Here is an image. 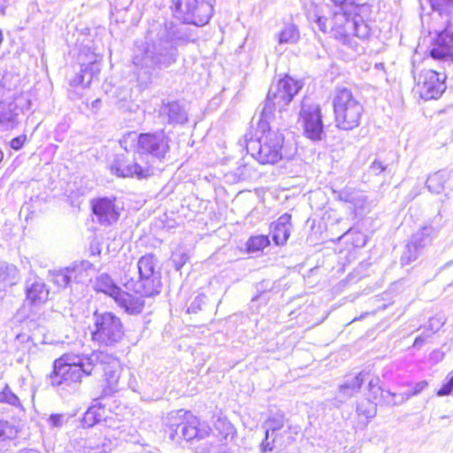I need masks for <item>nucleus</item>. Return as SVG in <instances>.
<instances>
[{"label": "nucleus", "instance_id": "nucleus-55", "mask_svg": "<svg viewBox=\"0 0 453 453\" xmlns=\"http://www.w3.org/2000/svg\"><path fill=\"white\" fill-rule=\"evenodd\" d=\"M173 260H174V262L176 263V267H177V269H178V270H179V269H180V267L185 264V262H186L185 260H183V261H181L180 264H178V263L176 262V257H174V258H173Z\"/></svg>", "mask_w": 453, "mask_h": 453}, {"label": "nucleus", "instance_id": "nucleus-49", "mask_svg": "<svg viewBox=\"0 0 453 453\" xmlns=\"http://www.w3.org/2000/svg\"><path fill=\"white\" fill-rule=\"evenodd\" d=\"M203 453H230L227 447L224 444L220 445H212L211 444L209 448H203Z\"/></svg>", "mask_w": 453, "mask_h": 453}, {"label": "nucleus", "instance_id": "nucleus-48", "mask_svg": "<svg viewBox=\"0 0 453 453\" xmlns=\"http://www.w3.org/2000/svg\"><path fill=\"white\" fill-rule=\"evenodd\" d=\"M337 197L340 201H342L345 203H352L355 201L354 194L349 189H343V190L339 191Z\"/></svg>", "mask_w": 453, "mask_h": 453}, {"label": "nucleus", "instance_id": "nucleus-50", "mask_svg": "<svg viewBox=\"0 0 453 453\" xmlns=\"http://www.w3.org/2000/svg\"><path fill=\"white\" fill-rule=\"evenodd\" d=\"M26 141H27V135L21 134V135H19L13 139H12L10 142V146L14 150H19L23 147Z\"/></svg>", "mask_w": 453, "mask_h": 453}, {"label": "nucleus", "instance_id": "nucleus-9", "mask_svg": "<svg viewBox=\"0 0 453 453\" xmlns=\"http://www.w3.org/2000/svg\"><path fill=\"white\" fill-rule=\"evenodd\" d=\"M329 13L330 18L318 12H310L308 18L321 32L331 33L336 39L346 43L349 42L350 26H352V19L348 8L338 5L337 8H330Z\"/></svg>", "mask_w": 453, "mask_h": 453}, {"label": "nucleus", "instance_id": "nucleus-28", "mask_svg": "<svg viewBox=\"0 0 453 453\" xmlns=\"http://www.w3.org/2000/svg\"><path fill=\"white\" fill-rule=\"evenodd\" d=\"M95 289L97 292H103L114 298L121 288L113 282L110 275L107 273H101L96 280Z\"/></svg>", "mask_w": 453, "mask_h": 453}, {"label": "nucleus", "instance_id": "nucleus-33", "mask_svg": "<svg viewBox=\"0 0 453 453\" xmlns=\"http://www.w3.org/2000/svg\"><path fill=\"white\" fill-rule=\"evenodd\" d=\"M368 383V390H369V398L372 402L378 399V396L380 395L381 398L385 401L387 397L386 390H382L380 386V379L378 377H373L369 379Z\"/></svg>", "mask_w": 453, "mask_h": 453}, {"label": "nucleus", "instance_id": "nucleus-14", "mask_svg": "<svg viewBox=\"0 0 453 453\" xmlns=\"http://www.w3.org/2000/svg\"><path fill=\"white\" fill-rule=\"evenodd\" d=\"M445 75L434 70H422L418 75L414 92L424 100L439 98L446 89Z\"/></svg>", "mask_w": 453, "mask_h": 453}, {"label": "nucleus", "instance_id": "nucleus-3", "mask_svg": "<svg viewBox=\"0 0 453 453\" xmlns=\"http://www.w3.org/2000/svg\"><path fill=\"white\" fill-rule=\"evenodd\" d=\"M269 122L262 128L258 125V128L263 131V134L256 139L252 136L250 138L248 134L244 137L246 150L260 164H275L281 158L289 157L283 152L284 136L278 131L268 128Z\"/></svg>", "mask_w": 453, "mask_h": 453}, {"label": "nucleus", "instance_id": "nucleus-57", "mask_svg": "<svg viewBox=\"0 0 453 453\" xmlns=\"http://www.w3.org/2000/svg\"><path fill=\"white\" fill-rule=\"evenodd\" d=\"M95 252H96V254H98V255H99V254H100V250H92V253H95Z\"/></svg>", "mask_w": 453, "mask_h": 453}, {"label": "nucleus", "instance_id": "nucleus-54", "mask_svg": "<svg viewBox=\"0 0 453 453\" xmlns=\"http://www.w3.org/2000/svg\"><path fill=\"white\" fill-rule=\"evenodd\" d=\"M19 453H41L35 449H21Z\"/></svg>", "mask_w": 453, "mask_h": 453}, {"label": "nucleus", "instance_id": "nucleus-42", "mask_svg": "<svg viewBox=\"0 0 453 453\" xmlns=\"http://www.w3.org/2000/svg\"><path fill=\"white\" fill-rule=\"evenodd\" d=\"M438 328L436 329H434L433 327V325H432V322H430V326L428 328H426L420 335H418V337H416L414 342H413V347L416 348V349H419L423 346V344L427 342L433 335L436 332Z\"/></svg>", "mask_w": 453, "mask_h": 453}, {"label": "nucleus", "instance_id": "nucleus-37", "mask_svg": "<svg viewBox=\"0 0 453 453\" xmlns=\"http://www.w3.org/2000/svg\"><path fill=\"white\" fill-rule=\"evenodd\" d=\"M426 387H427V382L426 380L419 381L415 385L413 390L401 393L399 401H388V403H392L393 405L401 404V403L406 402L410 397L419 394L420 392H422Z\"/></svg>", "mask_w": 453, "mask_h": 453}, {"label": "nucleus", "instance_id": "nucleus-58", "mask_svg": "<svg viewBox=\"0 0 453 453\" xmlns=\"http://www.w3.org/2000/svg\"><path fill=\"white\" fill-rule=\"evenodd\" d=\"M95 252H96V254H98V255H99V254H100V250H92V253H95Z\"/></svg>", "mask_w": 453, "mask_h": 453}, {"label": "nucleus", "instance_id": "nucleus-8", "mask_svg": "<svg viewBox=\"0 0 453 453\" xmlns=\"http://www.w3.org/2000/svg\"><path fill=\"white\" fill-rule=\"evenodd\" d=\"M111 173L119 177L146 179L153 174L152 164L145 160V156L137 150L125 151L117 154L111 165Z\"/></svg>", "mask_w": 453, "mask_h": 453}, {"label": "nucleus", "instance_id": "nucleus-5", "mask_svg": "<svg viewBox=\"0 0 453 453\" xmlns=\"http://www.w3.org/2000/svg\"><path fill=\"white\" fill-rule=\"evenodd\" d=\"M89 329L91 341L100 347H115L125 335L121 319L111 311H96Z\"/></svg>", "mask_w": 453, "mask_h": 453}, {"label": "nucleus", "instance_id": "nucleus-25", "mask_svg": "<svg viewBox=\"0 0 453 453\" xmlns=\"http://www.w3.org/2000/svg\"><path fill=\"white\" fill-rule=\"evenodd\" d=\"M16 104L13 102L0 104V125L6 129H12L19 123V113L15 111Z\"/></svg>", "mask_w": 453, "mask_h": 453}, {"label": "nucleus", "instance_id": "nucleus-56", "mask_svg": "<svg viewBox=\"0 0 453 453\" xmlns=\"http://www.w3.org/2000/svg\"><path fill=\"white\" fill-rule=\"evenodd\" d=\"M4 155L2 150H0V162L3 160Z\"/></svg>", "mask_w": 453, "mask_h": 453}, {"label": "nucleus", "instance_id": "nucleus-41", "mask_svg": "<svg viewBox=\"0 0 453 453\" xmlns=\"http://www.w3.org/2000/svg\"><path fill=\"white\" fill-rule=\"evenodd\" d=\"M269 244V241L267 237L259 235L251 237L248 242V249L250 251H257L263 250L265 247H266Z\"/></svg>", "mask_w": 453, "mask_h": 453}, {"label": "nucleus", "instance_id": "nucleus-29", "mask_svg": "<svg viewBox=\"0 0 453 453\" xmlns=\"http://www.w3.org/2000/svg\"><path fill=\"white\" fill-rule=\"evenodd\" d=\"M434 227L432 226H426L416 232L410 241L420 251L431 242V234L434 233Z\"/></svg>", "mask_w": 453, "mask_h": 453}, {"label": "nucleus", "instance_id": "nucleus-44", "mask_svg": "<svg viewBox=\"0 0 453 453\" xmlns=\"http://www.w3.org/2000/svg\"><path fill=\"white\" fill-rule=\"evenodd\" d=\"M388 165L382 162L380 159L375 158L368 167V173L372 175H379L385 172Z\"/></svg>", "mask_w": 453, "mask_h": 453}, {"label": "nucleus", "instance_id": "nucleus-15", "mask_svg": "<svg viewBox=\"0 0 453 453\" xmlns=\"http://www.w3.org/2000/svg\"><path fill=\"white\" fill-rule=\"evenodd\" d=\"M300 120L303 133L312 141H319L324 134L320 108L317 104H307L303 102Z\"/></svg>", "mask_w": 453, "mask_h": 453}, {"label": "nucleus", "instance_id": "nucleus-4", "mask_svg": "<svg viewBox=\"0 0 453 453\" xmlns=\"http://www.w3.org/2000/svg\"><path fill=\"white\" fill-rule=\"evenodd\" d=\"M303 84L292 77L286 75L276 83H273L268 90L266 99L260 113L259 126L264 127L278 109L281 111L293 100Z\"/></svg>", "mask_w": 453, "mask_h": 453}, {"label": "nucleus", "instance_id": "nucleus-10", "mask_svg": "<svg viewBox=\"0 0 453 453\" xmlns=\"http://www.w3.org/2000/svg\"><path fill=\"white\" fill-rule=\"evenodd\" d=\"M136 267L139 280L135 283V293L147 296H157L163 287L157 258L153 254H146L138 260Z\"/></svg>", "mask_w": 453, "mask_h": 453}, {"label": "nucleus", "instance_id": "nucleus-22", "mask_svg": "<svg viewBox=\"0 0 453 453\" xmlns=\"http://www.w3.org/2000/svg\"><path fill=\"white\" fill-rule=\"evenodd\" d=\"M291 216L288 213L281 215L277 221L271 224V235L277 245H283L290 235Z\"/></svg>", "mask_w": 453, "mask_h": 453}, {"label": "nucleus", "instance_id": "nucleus-32", "mask_svg": "<svg viewBox=\"0 0 453 453\" xmlns=\"http://www.w3.org/2000/svg\"><path fill=\"white\" fill-rule=\"evenodd\" d=\"M299 39V32L296 26L288 25L279 35V43H295Z\"/></svg>", "mask_w": 453, "mask_h": 453}, {"label": "nucleus", "instance_id": "nucleus-27", "mask_svg": "<svg viewBox=\"0 0 453 453\" xmlns=\"http://www.w3.org/2000/svg\"><path fill=\"white\" fill-rule=\"evenodd\" d=\"M96 403L90 406L85 412L82 418V426L84 427H91L99 423L104 417L105 410L104 406L95 400Z\"/></svg>", "mask_w": 453, "mask_h": 453}, {"label": "nucleus", "instance_id": "nucleus-12", "mask_svg": "<svg viewBox=\"0 0 453 453\" xmlns=\"http://www.w3.org/2000/svg\"><path fill=\"white\" fill-rule=\"evenodd\" d=\"M88 365L93 372L102 371L104 372L106 386L104 389V395H111L117 390L119 380V364L118 359L104 351H93L88 356Z\"/></svg>", "mask_w": 453, "mask_h": 453}, {"label": "nucleus", "instance_id": "nucleus-21", "mask_svg": "<svg viewBox=\"0 0 453 453\" xmlns=\"http://www.w3.org/2000/svg\"><path fill=\"white\" fill-rule=\"evenodd\" d=\"M159 116L170 125L183 124L188 119L186 111L177 102L164 104L159 109Z\"/></svg>", "mask_w": 453, "mask_h": 453}, {"label": "nucleus", "instance_id": "nucleus-43", "mask_svg": "<svg viewBox=\"0 0 453 453\" xmlns=\"http://www.w3.org/2000/svg\"><path fill=\"white\" fill-rule=\"evenodd\" d=\"M18 430L7 421L0 419V438L11 439L16 436Z\"/></svg>", "mask_w": 453, "mask_h": 453}, {"label": "nucleus", "instance_id": "nucleus-30", "mask_svg": "<svg viewBox=\"0 0 453 453\" xmlns=\"http://www.w3.org/2000/svg\"><path fill=\"white\" fill-rule=\"evenodd\" d=\"M356 412L357 416L365 418L364 425L366 426L376 416L377 404L372 400L366 399L357 404Z\"/></svg>", "mask_w": 453, "mask_h": 453}, {"label": "nucleus", "instance_id": "nucleus-26", "mask_svg": "<svg viewBox=\"0 0 453 453\" xmlns=\"http://www.w3.org/2000/svg\"><path fill=\"white\" fill-rule=\"evenodd\" d=\"M449 179V173L447 170H440L427 177L426 186L432 194L438 195L444 190V184Z\"/></svg>", "mask_w": 453, "mask_h": 453}, {"label": "nucleus", "instance_id": "nucleus-51", "mask_svg": "<svg viewBox=\"0 0 453 453\" xmlns=\"http://www.w3.org/2000/svg\"><path fill=\"white\" fill-rule=\"evenodd\" d=\"M453 388V374L449 378L448 381L442 385L438 390L437 395L440 396L448 395L451 393Z\"/></svg>", "mask_w": 453, "mask_h": 453}, {"label": "nucleus", "instance_id": "nucleus-38", "mask_svg": "<svg viewBox=\"0 0 453 453\" xmlns=\"http://www.w3.org/2000/svg\"><path fill=\"white\" fill-rule=\"evenodd\" d=\"M432 9L437 12L440 16L453 12V0H429Z\"/></svg>", "mask_w": 453, "mask_h": 453}, {"label": "nucleus", "instance_id": "nucleus-34", "mask_svg": "<svg viewBox=\"0 0 453 453\" xmlns=\"http://www.w3.org/2000/svg\"><path fill=\"white\" fill-rule=\"evenodd\" d=\"M11 74H5L0 79V104H7L10 99L13 98L12 88L9 83Z\"/></svg>", "mask_w": 453, "mask_h": 453}, {"label": "nucleus", "instance_id": "nucleus-52", "mask_svg": "<svg viewBox=\"0 0 453 453\" xmlns=\"http://www.w3.org/2000/svg\"><path fill=\"white\" fill-rule=\"evenodd\" d=\"M386 394H387V397H386L385 403H387L388 404L393 405L392 403H389L388 401H399L400 400L401 394L392 393L391 391H388V390L386 391Z\"/></svg>", "mask_w": 453, "mask_h": 453}, {"label": "nucleus", "instance_id": "nucleus-39", "mask_svg": "<svg viewBox=\"0 0 453 453\" xmlns=\"http://www.w3.org/2000/svg\"><path fill=\"white\" fill-rule=\"evenodd\" d=\"M0 403H8L12 406H19V397L12 391L8 385H5L3 391L0 392Z\"/></svg>", "mask_w": 453, "mask_h": 453}, {"label": "nucleus", "instance_id": "nucleus-35", "mask_svg": "<svg viewBox=\"0 0 453 453\" xmlns=\"http://www.w3.org/2000/svg\"><path fill=\"white\" fill-rule=\"evenodd\" d=\"M421 251L414 246L411 242H409L401 256V264L403 265H409L412 261H415L418 257L420 255Z\"/></svg>", "mask_w": 453, "mask_h": 453}, {"label": "nucleus", "instance_id": "nucleus-11", "mask_svg": "<svg viewBox=\"0 0 453 453\" xmlns=\"http://www.w3.org/2000/svg\"><path fill=\"white\" fill-rule=\"evenodd\" d=\"M174 16L183 23L203 26L212 16V5L205 0H173Z\"/></svg>", "mask_w": 453, "mask_h": 453}, {"label": "nucleus", "instance_id": "nucleus-53", "mask_svg": "<svg viewBox=\"0 0 453 453\" xmlns=\"http://www.w3.org/2000/svg\"><path fill=\"white\" fill-rule=\"evenodd\" d=\"M332 3V6L330 8H337L338 5H343V8L349 7L348 0H329Z\"/></svg>", "mask_w": 453, "mask_h": 453}, {"label": "nucleus", "instance_id": "nucleus-47", "mask_svg": "<svg viewBox=\"0 0 453 453\" xmlns=\"http://www.w3.org/2000/svg\"><path fill=\"white\" fill-rule=\"evenodd\" d=\"M48 421L53 427H61L67 422V418L64 414H52Z\"/></svg>", "mask_w": 453, "mask_h": 453}, {"label": "nucleus", "instance_id": "nucleus-7", "mask_svg": "<svg viewBox=\"0 0 453 453\" xmlns=\"http://www.w3.org/2000/svg\"><path fill=\"white\" fill-rule=\"evenodd\" d=\"M170 438L173 441L203 440L209 436L211 428L201 424L189 411L179 410L171 413L169 418Z\"/></svg>", "mask_w": 453, "mask_h": 453}, {"label": "nucleus", "instance_id": "nucleus-13", "mask_svg": "<svg viewBox=\"0 0 453 453\" xmlns=\"http://www.w3.org/2000/svg\"><path fill=\"white\" fill-rule=\"evenodd\" d=\"M169 142L170 138L164 131L144 133L137 138V150L145 156V160H150L153 165L165 159L170 150Z\"/></svg>", "mask_w": 453, "mask_h": 453}, {"label": "nucleus", "instance_id": "nucleus-46", "mask_svg": "<svg viewBox=\"0 0 453 453\" xmlns=\"http://www.w3.org/2000/svg\"><path fill=\"white\" fill-rule=\"evenodd\" d=\"M206 303V296L204 295H199L196 296V298L193 300V302L190 303V305L188 308V313H197L199 311L202 310L203 305H204Z\"/></svg>", "mask_w": 453, "mask_h": 453}, {"label": "nucleus", "instance_id": "nucleus-1", "mask_svg": "<svg viewBox=\"0 0 453 453\" xmlns=\"http://www.w3.org/2000/svg\"><path fill=\"white\" fill-rule=\"evenodd\" d=\"M177 39L172 22H152L147 31L146 42L134 48L133 64L146 73L169 67L177 59Z\"/></svg>", "mask_w": 453, "mask_h": 453}, {"label": "nucleus", "instance_id": "nucleus-24", "mask_svg": "<svg viewBox=\"0 0 453 453\" xmlns=\"http://www.w3.org/2000/svg\"><path fill=\"white\" fill-rule=\"evenodd\" d=\"M50 275L52 283L60 288L69 287L72 282L81 281V277L75 274L71 266L50 272Z\"/></svg>", "mask_w": 453, "mask_h": 453}, {"label": "nucleus", "instance_id": "nucleus-6", "mask_svg": "<svg viewBox=\"0 0 453 453\" xmlns=\"http://www.w3.org/2000/svg\"><path fill=\"white\" fill-rule=\"evenodd\" d=\"M333 105L338 128L352 130L359 126L364 107L350 89L338 88L333 100Z\"/></svg>", "mask_w": 453, "mask_h": 453}, {"label": "nucleus", "instance_id": "nucleus-2", "mask_svg": "<svg viewBox=\"0 0 453 453\" xmlns=\"http://www.w3.org/2000/svg\"><path fill=\"white\" fill-rule=\"evenodd\" d=\"M91 374L88 356L65 354L54 361L53 371L48 379L51 386L71 391L78 388L83 376Z\"/></svg>", "mask_w": 453, "mask_h": 453}, {"label": "nucleus", "instance_id": "nucleus-20", "mask_svg": "<svg viewBox=\"0 0 453 453\" xmlns=\"http://www.w3.org/2000/svg\"><path fill=\"white\" fill-rule=\"evenodd\" d=\"M144 296L133 295L122 289L113 298L116 303L127 313L131 315L140 314L144 307Z\"/></svg>", "mask_w": 453, "mask_h": 453}, {"label": "nucleus", "instance_id": "nucleus-16", "mask_svg": "<svg viewBox=\"0 0 453 453\" xmlns=\"http://www.w3.org/2000/svg\"><path fill=\"white\" fill-rule=\"evenodd\" d=\"M447 27L441 31H436L430 55L434 59L453 62V30L447 19Z\"/></svg>", "mask_w": 453, "mask_h": 453}, {"label": "nucleus", "instance_id": "nucleus-18", "mask_svg": "<svg viewBox=\"0 0 453 453\" xmlns=\"http://www.w3.org/2000/svg\"><path fill=\"white\" fill-rule=\"evenodd\" d=\"M92 211L102 226H110L115 223L119 212L115 205L114 199L101 197L91 202Z\"/></svg>", "mask_w": 453, "mask_h": 453}, {"label": "nucleus", "instance_id": "nucleus-40", "mask_svg": "<svg viewBox=\"0 0 453 453\" xmlns=\"http://www.w3.org/2000/svg\"><path fill=\"white\" fill-rule=\"evenodd\" d=\"M279 441L278 435L276 433L272 434V431L265 429V436L264 441L260 444V449L263 452L272 451Z\"/></svg>", "mask_w": 453, "mask_h": 453}, {"label": "nucleus", "instance_id": "nucleus-23", "mask_svg": "<svg viewBox=\"0 0 453 453\" xmlns=\"http://www.w3.org/2000/svg\"><path fill=\"white\" fill-rule=\"evenodd\" d=\"M19 279V270L15 265L0 261V291L16 285Z\"/></svg>", "mask_w": 453, "mask_h": 453}, {"label": "nucleus", "instance_id": "nucleus-45", "mask_svg": "<svg viewBox=\"0 0 453 453\" xmlns=\"http://www.w3.org/2000/svg\"><path fill=\"white\" fill-rule=\"evenodd\" d=\"M75 274H78L81 277V280H83V273H86L88 269L93 267V265L87 260H83L80 263H74L70 265Z\"/></svg>", "mask_w": 453, "mask_h": 453}, {"label": "nucleus", "instance_id": "nucleus-31", "mask_svg": "<svg viewBox=\"0 0 453 453\" xmlns=\"http://www.w3.org/2000/svg\"><path fill=\"white\" fill-rule=\"evenodd\" d=\"M351 24L349 36L354 35L361 39H366L370 35L371 28L361 16H354Z\"/></svg>", "mask_w": 453, "mask_h": 453}, {"label": "nucleus", "instance_id": "nucleus-36", "mask_svg": "<svg viewBox=\"0 0 453 453\" xmlns=\"http://www.w3.org/2000/svg\"><path fill=\"white\" fill-rule=\"evenodd\" d=\"M284 426V416L280 413H276L266 419L264 423V428L272 431V434H274L280 431Z\"/></svg>", "mask_w": 453, "mask_h": 453}, {"label": "nucleus", "instance_id": "nucleus-19", "mask_svg": "<svg viewBox=\"0 0 453 453\" xmlns=\"http://www.w3.org/2000/svg\"><path fill=\"white\" fill-rule=\"evenodd\" d=\"M369 377V372H360L356 376L347 378L339 387V393L336 397V401L340 403H343L357 395L359 392L362 384L367 380Z\"/></svg>", "mask_w": 453, "mask_h": 453}, {"label": "nucleus", "instance_id": "nucleus-17", "mask_svg": "<svg viewBox=\"0 0 453 453\" xmlns=\"http://www.w3.org/2000/svg\"><path fill=\"white\" fill-rule=\"evenodd\" d=\"M26 301L32 305L44 303L49 297L50 289L45 281L31 273L25 280Z\"/></svg>", "mask_w": 453, "mask_h": 453}, {"label": "nucleus", "instance_id": "nucleus-59", "mask_svg": "<svg viewBox=\"0 0 453 453\" xmlns=\"http://www.w3.org/2000/svg\"><path fill=\"white\" fill-rule=\"evenodd\" d=\"M95 252H96V254H98V255H99V254H100V250H92V253H95Z\"/></svg>", "mask_w": 453, "mask_h": 453}]
</instances>
